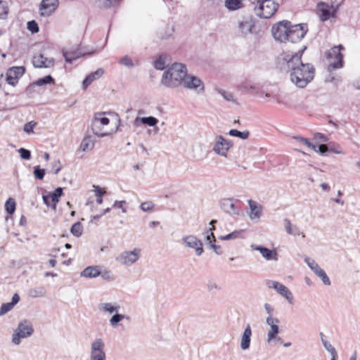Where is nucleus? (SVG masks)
Instances as JSON below:
<instances>
[{
    "mask_svg": "<svg viewBox=\"0 0 360 360\" xmlns=\"http://www.w3.org/2000/svg\"><path fill=\"white\" fill-rule=\"evenodd\" d=\"M304 50L295 53H284L283 60L286 63L290 79L298 88H304L310 83L315 75V69L310 63L301 60Z\"/></svg>",
    "mask_w": 360,
    "mask_h": 360,
    "instance_id": "1",
    "label": "nucleus"
},
{
    "mask_svg": "<svg viewBox=\"0 0 360 360\" xmlns=\"http://www.w3.org/2000/svg\"><path fill=\"white\" fill-rule=\"evenodd\" d=\"M187 70L181 63L172 64L163 74L161 83L169 88H175L181 85L186 76Z\"/></svg>",
    "mask_w": 360,
    "mask_h": 360,
    "instance_id": "2",
    "label": "nucleus"
},
{
    "mask_svg": "<svg viewBox=\"0 0 360 360\" xmlns=\"http://www.w3.org/2000/svg\"><path fill=\"white\" fill-rule=\"evenodd\" d=\"M252 4H255V14L262 18H271L278 8V4L273 0L254 1Z\"/></svg>",
    "mask_w": 360,
    "mask_h": 360,
    "instance_id": "3",
    "label": "nucleus"
},
{
    "mask_svg": "<svg viewBox=\"0 0 360 360\" xmlns=\"http://www.w3.org/2000/svg\"><path fill=\"white\" fill-rule=\"evenodd\" d=\"M141 249L134 248L120 252L115 258L116 262L120 265L129 267L136 264L141 257Z\"/></svg>",
    "mask_w": 360,
    "mask_h": 360,
    "instance_id": "4",
    "label": "nucleus"
},
{
    "mask_svg": "<svg viewBox=\"0 0 360 360\" xmlns=\"http://www.w3.org/2000/svg\"><path fill=\"white\" fill-rule=\"evenodd\" d=\"M34 333L32 324L27 320L20 321L12 335V342L15 345L21 343V339L30 337Z\"/></svg>",
    "mask_w": 360,
    "mask_h": 360,
    "instance_id": "5",
    "label": "nucleus"
},
{
    "mask_svg": "<svg viewBox=\"0 0 360 360\" xmlns=\"http://www.w3.org/2000/svg\"><path fill=\"white\" fill-rule=\"evenodd\" d=\"M89 360H107L105 344L103 338H96L90 344Z\"/></svg>",
    "mask_w": 360,
    "mask_h": 360,
    "instance_id": "6",
    "label": "nucleus"
},
{
    "mask_svg": "<svg viewBox=\"0 0 360 360\" xmlns=\"http://www.w3.org/2000/svg\"><path fill=\"white\" fill-rule=\"evenodd\" d=\"M265 285L268 288L275 290L280 295L283 297L290 304H294L292 292L283 283L274 280H266L265 281Z\"/></svg>",
    "mask_w": 360,
    "mask_h": 360,
    "instance_id": "7",
    "label": "nucleus"
},
{
    "mask_svg": "<svg viewBox=\"0 0 360 360\" xmlns=\"http://www.w3.org/2000/svg\"><path fill=\"white\" fill-rule=\"evenodd\" d=\"M105 112H96L94 114L91 121V129L94 134L99 138L110 135L108 132H101V126H106L109 124L110 120L108 117H103Z\"/></svg>",
    "mask_w": 360,
    "mask_h": 360,
    "instance_id": "8",
    "label": "nucleus"
},
{
    "mask_svg": "<svg viewBox=\"0 0 360 360\" xmlns=\"http://www.w3.org/2000/svg\"><path fill=\"white\" fill-rule=\"evenodd\" d=\"M181 243L187 248L195 250V255L198 257L201 256L204 252L203 244L195 235L184 236L181 238Z\"/></svg>",
    "mask_w": 360,
    "mask_h": 360,
    "instance_id": "9",
    "label": "nucleus"
},
{
    "mask_svg": "<svg viewBox=\"0 0 360 360\" xmlns=\"http://www.w3.org/2000/svg\"><path fill=\"white\" fill-rule=\"evenodd\" d=\"M290 22L288 21H281L272 27V33L274 39L281 42H285L288 38V31Z\"/></svg>",
    "mask_w": 360,
    "mask_h": 360,
    "instance_id": "10",
    "label": "nucleus"
},
{
    "mask_svg": "<svg viewBox=\"0 0 360 360\" xmlns=\"http://www.w3.org/2000/svg\"><path fill=\"white\" fill-rule=\"evenodd\" d=\"M181 85L184 87L193 90L198 94H202L205 91V86L202 81L198 77L187 75L184 79Z\"/></svg>",
    "mask_w": 360,
    "mask_h": 360,
    "instance_id": "11",
    "label": "nucleus"
},
{
    "mask_svg": "<svg viewBox=\"0 0 360 360\" xmlns=\"http://www.w3.org/2000/svg\"><path fill=\"white\" fill-rule=\"evenodd\" d=\"M304 262L309 268L322 281L324 285H330V281L326 273L322 269L318 263L312 258L305 257Z\"/></svg>",
    "mask_w": 360,
    "mask_h": 360,
    "instance_id": "12",
    "label": "nucleus"
},
{
    "mask_svg": "<svg viewBox=\"0 0 360 360\" xmlns=\"http://www.w3.org/2000/svg\"><path fill=\"white\" fill-rule=\"evenodd\" d=\"M255 26V20L252 15L244 16L238 21L239 31L245 37L253 33Z\"/></svg>",
    "mask_w": 360,
    "mask_h": 360,
    "instance_id": "13",
    "label": "nucleus"
},
{
    "mask_svg": "<svg viewBox=\"0 0 360 360\" xmlns=\"http://www.w3.org/2000/svg\"><path fill=\"white\" fill-rule=\"evenodd\" d=\"M337 10L338 7L325 2H319L317 4V11L320 13V19L323 22L326 21L331 17H335Z\"/></svg>",
    "mask_w": 360,
    "mask_h": 360,
    "instance_id": "14",
    "label": "nucleus"
},
{
    "mask_svg": "<svg viewBox=\"0 0 360 360\" xmlns=\"http://www.w3.org/2000/svg\"><path fill=\"white\" fill-rule=\"evenodd\" d=\"M288 39L287 41L296 43L300 41L306 34V27L300 24L291 25L288 31Z\"/></svg>",
    "mask_w": 360,
    "mask_h": 360,
    "instance_id": "15",
    "label": "nucleus"
},
{
    "mask_svg": "<svg viewBox=\"0 0 360 360\" xmlns=\"http://www.w3.org/2000/svg\"><path fill=\"white\" fill-rule=\"evenodd\" d=\"M231 146L232 144L230 141L225 139L221 136H219L217 137L213 150L219 155L226 157L227 152Z\"/></svg>",
    "mask_w": 360,
    "mask_h": 360,
    "instance_id": "16",
    "label": "nucleus"
},
{
    "mask_svg": "<svg viewBox=\"0 0 360 360\" xmlns=\"http://www.w3.org/2000/svg\"><path fill=\"white\" fill-rule=\"evenodd\" d=\"M25 73V68L22 66L12 67L9 68L6 75V79L8 84L15 86L18 79Z\"/></svg>",
    "mask_w": 360,
    "mask_h": 360,
    "instance_id": "17",
    "label": "nucleus"
},
{
    "mask_svg": "<svg viewBox=\"0 0 360 360\" xmlns=\"http://www.w3.org/2000/svg\"><path fill=\"white\" fill-rule=\"evenodd\" d=\"M63 194V188H57L53 193L42 196L43 201L48 207H52L53 210L56 208V204L59 201V198Z\"/></svg>",
    "mask_w": 360,
    "mask_h": 360,
    "instance_id": "18",
    "label": "nucleus"
},
{
    "mask_svg": "<svg viewBox=\"0 0 360 360\" xmlns=\"http://www.w3.org/2000/svg\"><path fill=\"white\" fill-rule=\"evenodd\" d=\"M342 49L343 47L342 45H339L334 46L328 52V58H334L335 61L330 64V66L333 67L334 69L340 68L342 67V55L340 53V50Z\"/></svg>",
    "mask_w": 360,
    "mask_h": 360,
    "instance_id": "19",
    "label": "nucleus"
},
{
    "mask_svg": "<svg viewBox=\"0 0 360 360\" xmlns=\"http://www.w3.org/2000/svg\"><path fill=\"white\" fill-rule=\"evenodd\" d=\"M32 63L35 68H49L54 65V60L53 58H46L42 54H39L33 57Z\"/></svg>",
    "mask_w": 360,
    "mask_h": 360,
    "instance_id": "20",
    "label": "nucleus"
},
{
    "mask_svg": "<svg viewBox=\"0 0 360 360\" xmlns=\"http://www.w3.org/2000/svg\"><path fill=\"white\" fill-rule=\"evenodd\" d=\"M58 6V0H42L40 5V13L44 16L50 15Z\"/></svg>",
    "mask_w": 360,
    "mask_h": 360,
    "instance_id": "21",
    "label": "nucleus"
},
{
    "mask_svg": "<svg viewBox=\"0 0 360 360\" xmlns=\"http://www.w3.org/2000/svg\"><path fill=\"white\" fill-rule=\"evenodd\" d=\"M248 203L250 207L249 218L251 220H258L262 214V206L252 200H248Z\"/></svg>",
    "mask_w": 360,
    "mask_h": 360,
    "instance_id": "22",
    "label": "nucleus"
},
{
    "mask_svg": "<svg viewBox=\"0 0 360 360\" xmlns=\"http://www.w3.org/2000/svg\"><path fill=\"white\" fill-rule=\"evenodd\" d=\"M250 248L254 250L259 251L266 260H277V252L275 250L255 244L251 245Z\"/></svg>",
    "mask_w": 360,
    "mask_h": 360,
    "instance_id": "23",
    "label": "nucleus"
},
{
    "mask_svg": "<svg viewBox=\"0 0 360 360\" xmlns=\"http://www.w3.org/2000/svg\"><path fill=\"white\" fill-rule=\"evenodd\" d=\"M252 334L250 325L248 324L240 337V347L242 350L245 351L250 348Z\"/></svg>",
    "mask_w": 360,
    "mask_h": 360,
    "instance_id": "24",
    "label": "nucleus"
},
{
    "mask_svg": "<svg viewBox=\"0 0 360 360\" xmlns=\"http://www.w3.org/2000/svg\"><path fill=\"white\" fill-rule=\"evenodd\" d=\"M101 274L99 266H89L80 273V276L86 278H94L100 276Z\"/></svg>",
    "mask_w": 360,
    "mask_h": 360,
    "instance_id": "25",
    "label": "nucleus"
},
{
    "mask_svg": "<svg viewBox=\"0 0 360 360\" xmlns=\"http://www.w3.org/2000/svg\"><path fill=\"white\" fill-rule=\"evenodd\" d=\"M63 54L67 63H72V60L85 55L84 53L81 51V50L77 48H71L69 50L63 51Z\"/></svg>",
    "mask_w": 360,
    "mask_h": 360,
    "instance_id": "26",
    "label": "nucleus"
},
{
    "mask_svg": "<svg viewBox=\"0 0 360 360\" xmlns=\"http://www.w3.org/2000/svg\"><path fill=\"white\" fill-rule=\"evenodd\" d=\"M104 70L102 68L96 70L95 72L89 74L83 81V88L86 89L94 80L99 79L103 76Z\"/></svg>",
    "mask_w": 360,
    "mask_h": 360,
    "instance_id": "27",
    "label": "nucleus"
},
{
    "mask_svg": "<svg viewBox=\"0 0 360 360\" xmlns=\"http://www.w3.org/2000/svg\"><path fill=\"white\" fill-rule=\"evenodd\" d=\"M221 207L226 213L230 214H238V211L236 210L232 199H224L221 202Z\"/></svg>",
    "mask_w": 360,
    "mask_h": 360,
    "instance_id": "28",
    "label": "nucleus"
},
{
    "mask_svg": "<svg viewBox=\"0 0 360 360\" xmlns=\"http://www.w3.org/2000/svg\"><path fill=\"white\" fill-rule=\"evenodd\" d=\"M95 139L92 136H85L80 144V149L83 152L91 150L95 146Z\"/></svg>",
    "mask_w": 360,
    "mask_h": 360,
    "instance_id": "29",
    "label": "nucleus"
},
{
    "mask_svg": "<svg viewBox=\"0 0 360 360\" xmlns=\"http://www.w3.org/2000/svg\"><path fill=\"white\" fill-rule=\"evenodd\" d=\"M98 308L102 311L113 314L118 312L120 306L115 303L105 302L101 304Z\"/></svg>",
    "mask_w": 360,
    "mask_h": 360,
    "instance_id": "30",
    "label": "nucleus"
},
{
    "mask_svg": "<svg viewBox=\"0 0 360 360\" xmlns=\"http://www.w3.org/2000/svg\"><path fill=\"white\" fill-rule=\"evenodd\" d=\"M284 227L285 231L290 235L299 236L300 234L299 227L292 224L287 218L284 219Z\"/></svg>",
    "mask_w": 360,
    "mask_h": 360,
    "instance_id": "31",
    "label": "nucleus"
},
{
    "mask_svg": "<svg viewBox=\"0 0 360 360\" xmlns=\"http://www.w3.org/2000/svg\"><path fill=\"white\" fill-rule=\"evenodd\" d=\"M224 6L229 11H236L243 7V0H226Z\"/></svg>",
    "mask_w": 360,
    "mask_h": 360,
    "instance_id": "32",
    "label": "nucleus"
},
{
    "mask_svg": "<svg viewBox=\"0 0 360 360\" xmlns=\"http://www.w3.org/2000/svg\"><path fill=\"white\" fill-rule=\"evenodd\" d=\"M279 333L278 325L271 326L267 332V343L270 344L273 340L276 339L278 334Z\"/></svg>",
    "mask_w": 360,
    "mask_h": 360,
    "instance_id": "33",
    "label": "nucleus"
},
{
    "mask_svg": "<svg viewBox=\"0 0 360 360\" xmlns=\"http://www.w3.org/2000/svg\"><path fill=\"white\" fill-rule=\"evenodd\" d=\"M46 292L45 288L39 286L30 289L29 290V295L33 298L41 297L45 296Z\"/></svg>",
    "mask_w": 360,
    "mask_h": 360,
    "instance_id": "34",
    "label": "nucleus"
},
{
    "mask_svg": "<svg viewBox=\"0 0 360 360\" xmlns=\"http://www.w3.org/2000/svg\"><path fill=\"white\" fill-rule=\"evenodd\" d=\"M243 233V231H242V230L234 231L226 236H221L219 238L221 240H235L236 238H242Z\"/></svg>",
    "mask_w": 360,
    "mask_h": 360,
    "instance_id": "35",
    "label": "nucleus"
},
{
    "mask_svg": "<svg viewBox=\"0 0 360 360\" xmlns=\"http://www.w3.org/2000/svg\"><path fill=\"white\" fill-rule=\"evenodd\" d=\"M321 336H323L322 334ZM321 342L324 348L330 354L331 358H338V354L335 347L323 337H321Z\"/></svg>",
    "mask_w": 360,
    "mask_h": 360,
    "instance_id": "36",
    "label": "nucleus"
},
{
    "mask_svg": "<svg viewBox=\"0 0 360 360\" xmlns=\"http://www.w3.org/2000/svg\"><path fill=\"white\" fill-rule=\"evenodd\" d=\"M8 10L7 2L0 0V19L5 20L7 18Z\"/></svg>",
    "mask_w": 360,
    "mask_h": 360,
    "instance_id": "37",
    "label": "nucleus"
},
{
    "mask_svg": "<svg viewBox=\"0 0 360 360\" xmlns=\"http://www.w3.org/2000/svg\"><path fill=\"white\" fill-rule=\"evenodd\" d=\"M155 205L153 201L148 200L142 202L139 207L141 211L144 212H153L155 209Z\"/></svg>",
    "mask_w": 360,
    "mask_h": 360,
    "instance_id": "38",
    "label": "nucleus"
},
{
    "mask_svg": "<svg viewBox=\"0 0 360 360\" xmlns=\"http://www.w3.org/2000/svg\"><path fill=\"white\" fill-rule=\"evenodd\" d=\"M229 134L231 136H236V137H238L243 140H245L249 136V131H240L237 129H231L229 132Z\"/></svg>",
    "mask_w": 360,
    "mask_h": 360,
    "instance_id": "39",
    "label": "nucleus"
},
{
    "mask_svg": "<svg viewBox=\"0 0 360 360\" xmlns=\"http://www.w3.org/2000/svg\"><path fill=\"white\" fill-rule=\"evenodd\" d=\"M83 228L80 222L75 223L70 229L71 233L76 236L79 237L82 234Z\"/></svg>",
    "mask_w": 360,
    "mask_h": 360,
    "instance_id": "40",
    "label": "nucleus"
},
{
    "mask_svg": "<svg viewBox=\"0 0 360 360\" xmlns=\"http://www.w3.org/2000/svg\"><path fill=\"white\" fill-rule=\"evenodd\" d=\"M125 318V316L123 314H118L116 312L109 320L110 325L115 328L117 326V323L122 321Z\"/></svg>",
    "mask_w": 360,
    "mask_h": 360,
    "instance_id": "41",
    "label": "nucleus"
},
{
    "mask_svg": "<svg viewBox=\"0 0 360 360\" xmlns=\"http://www.w3.org/2000/svg\"><path fill=\"white\" fill-rule=\"evenodd\" d=\"M140 120L142 124H147L150 127L155 126L158 122V120L152 116L141 117L140 118Z\"/></svg>",
    "mask_w": 360,
    "mask_h": 360,
    "instance_id": "42",
    "label": "nucleus"
},
{
    "mask_svg": "<svg viewBox=\"0 0 360 360\" xmlns=\"http://www.w3.org/2000/svg\"><path fill=\"white\" fill-rule=\"evenodd\" d=\"M15 202L13 198H8L5 203V209L8 214H13L15 210Z\"/></svg>",
    "mask_w": 360,
    "mask_h": 360,
    "instance_id": "43",
    "label": "nucleus"
},
{
    "mask_svg": "<svg viewBox=\"0 0 360 360\" xmlns=\"http://www.w3.org/2000/svg\"><path fill=\"white\" fill-rule=\"evenodd\" d=\"M294 139L299 143L307 146L309 148H311V150L316 151V146L312 144L309 139L300 136H297L295 137Z\"/></svg>",
    "mask_w": 360,
    "mask_h": 360,
    "instance_id": "44",
    "label": "nucleus"
},
{
    "mask_svg": "<svg viewBox=\"0 0 360 360\" xmlns=\"http://www.w3.org/2000/svg\"><path fill=\"white\" fill-rule=\"evenodd\" d=\"M120 0H96V4L100 8H109Z\"/></svg>",
    "mask_w": 360,
    "mask_h": 360,
    "instance_id": "45",
    "label": "nucleus"
},
{
    "mask_svg": "<svg viewBox=\"0 0 360 360\" xmlns=\"http://www.w3.org/2000/svg\"><path fill=\"white\" fill-rule=\"evenodd\" d=\"M119 63L129 68H132L135 65L132 60L128 56L122 57L119 60Z\"/></svg>",
    "mask_w": 360,
    "mask_h": 360,
    "instance_id": "46",
    "label": "nucleus"
},
{
    "mask_svg": "<svg viewBox=\"0 0 360 360\" xmlns=\"http://www.w3.org/2000/svg\"><path fill=\"white\" fill-rule=\"evenodd\" d=\"M52 82H53V77L51 75H47L39 79L37 81L34 82V84L39 86H41L46 84H51Z\"/></svg>",
    "mask_w": 360,
    "mask_h": 360,
    "instance_id": "47",
    "label": "nucleus"
},
{
    "mask_svg": "<svg viewBox=\"0 0 360 360\" xmlns=\"http://www.w3.org/2000/svg\"><path fill=\"white\" fill-rule=\"evenodd\" d=\"M154 67L157 70H162L165 68V58L162 56L157 58L154 62Z\"/></svg>",
    "mask_w": 360,
    "mask_h": 360,
    "instance_id": "48",
    "label": "nucleus"
},
{
    "mask_svg": "<svg viewBox=\"0 0 360 360\" xmlns=\"http://www.w3.org/2000/svg\"><path fill=\"white\" fill-rule=\"evenodd\" d=\"M45 169H41L39 166H36L34 169V176L37 179L42 180L45 175Z\"/></svg>",
    "mask_w": 360,
    "mask_h": 360,
    "instance_id": "49",
    "label": "nucleus"
},
{
    "mask_svg": "<svg viewBox=\"0 0 360 360\" xmlns=\"http://www.w3.org/2000/svg\"><path fill=\"white\" fill-rule=\"evenodd\" d=\"M127 202L125 200H115L112 207L121 209L123 213H127Z\"/></svg>",
    "mask_w": 360,
    "mask_h": 360,
    "instance_id": "50",
    "label": "nucleus"
},
{
    "mask_svg": "<svg viewBox=\"0 0 360 360\" xmlns=\"http://www.w3.org/2000/svg\"><path fill=\"white\" fill-rule=\"evenodd\" d=\"M13 307L11 302L3 304L0 308V316H3L10 311Z\"/></svg>",
    "mask_w": 360,
    "mask_h": 360,
    "instance_id": "51",
    "label": "nucleus"
},
{
    "mask_svg": "<svg viewBox=\"0 0 360 360\" xmlns=\"http://www.w3.org/2000/svg\"><path fill=\"white\" fill-rule=\"evenodd\" d=\"M207 289L208 291L212 292L214 290H220L221 288L217 282L210 281L207 284Z\"/></svg>",
    "mask_w": 360,
    "mask_h": 360,
    "instance_id": "52",
    "label": "nucleus"
},
{
    "mask_svg": "<svg viewBox=\"0 0 360 360\" xmlns=\"http://www.w3.org/2000/svg\"><path fill=\"white\" fill-rule=\"evenodd\" d=\"M51 169L53 174H58L62 169L60 161L59 160H54L51 164Z\"/></svg>",
    "mask_w": 360,
    "mask_h": 360,
    "instance_id": "53",
    "label": "nucleus"
},
{
    "mask_svg": "<svg viewBox=\"0 0 360 360\" xmlns=\"http://www.w3.org/2000/svg\"><path fill=\"white\" fill-rule=\"evenodd\" d=\"M18 151L22 159L28 160L31 158V153L29 150L20 148Z\"/></svg>",
    "mask_w": 360,
    "mask_h": 360,
    "instance_id": "54",
    "label": "nucleus"
},
{
    "mask_svg": "<svg viewBox=\"0 0 360 360\" xmlns=\"http://www.w3.org/2000/svg\"><path fill=\"white\" fill-rule=\"evenodd\" d=\"M27 29L32 32V33H37L39 31V27L37 23L34 21H29L27 22Z\"/></svg>",
    "mask_w": 360,
    "mask_h": 360,
    "instance_id": "55",
    "label": "nucleus"
},
{
    "mask_svg": "<svg viewBox=\"0 0 360 360\" xmlns=\"http://www.w3.org/2000/svg\"><path fill=\"white\" fill-rule=\"evenodd\" d=\"M266 323L271 328V326L278 325L280 321L277 318H274L272 316H268L266 319Z\"/></svg>",
    "mask_w": 360,
    "mask_h": 360,
    "instance_id": "56",
    "label": "nucleus"
},
{
    "mask_svg": "<svg viewBox=\"0 0 360 360\" xmlns=\"http://www.w3.org/2000/svg\"><path fill=\"white\" fill-rule=\"evenodd\" d=\"M93 188L96 197H102L106 193L105 189L99 186L94 185Z\"/></svg>",
    "mask_w": 360,
    "mask_h": 360,
    "instance_id": "57",
    "label": "nucleus"
},
{
    "mask_svg": "<svg viewBox=\"0 0 360 360\" xmlns=\"http://www.w3.org/2000/svg\"><path fill=\"white\" fill-rule=\"evenodd\" d=\"M36 125V122H29L27 123H26L24 126V131L26 132V133H30V132H32L33 131V129L34 127V126Z\"/></svg>",
    "mask_w": 360,
    "mask_h": 360,
    "instance_id": "58",
    "label": "nucleus"
},
{
    "mask_svg": "<svg viewBox=\"0 0 360 360\" xmlns=\"http://www.w3.org/2000/svg\"><path fill=\"white\" fill-rule=\"evenodd\" d=\"M328 150V147L326 145L321 144L318 146V149L316 148V152L320 153L321 155H323Z\"/></svg>",
    "mask_w": 360,
    "mask_h": 360,
    "instance_id": "59",
    "label": "nucleus"
},
{
    "mask_svg": "<svg viewBox=\"0 0 360 360\" xmlns=\"http://www.w3.org/2000/svg\"><path fill=\"white\" fill-rule=\"evenodd\" d=\"M206 241L207 242L210 246L211 245L212 243H215V236L213 233H207V235L206 236Z\"/></svg>",
    "mask_w": 360,
    "mask_h": 360,
    "instance_id": "60",
    "label": "nucleus"
},
{
    "mask_svg": "<svg viewBox=\"0 0 360 360\" xmlns=\"http://www.w3.org/2000/svg\"><path fill=\"white\" fill-rule=\"evenodd\" d=\"M264 308L266 314H268V316H272L274 309L270 304L265 303L264 304Z\"/></svg>",
    "mask_w": 360,
    "mask_h": 360,
    "instance_id": "61",
    "label": "nucleus"
},
{
    "mask_svg": "<svg viewBox=\"0 0 360 360\" xmlns=\"http://www.w3.org/2000/svg\"><path fill=\"white\" fill-rule=\"evenodd\" d=\"M101 276H102L103 278H104L105 280L112 281L114 279L112 274L110 273V271H105L101 273Z\"/></svg>",
    "mask_w": 360,
    "mask_h": 360,
    "instance_id": "62",
    "label": "nucleus"
},
{
    "mask_svg": "<svg viewBox=\"0 0 360 360\" xmlns=\"http://www.w3.org/2000/svg\"><path fill=\"white\" fill-rule=\"evenodd\" d=\"M210 248L217 255H221L222 253L221 248L219 245H217L215 243H212Z\"/></svg>",
    "mask_w": 360,
    "mask_h": 360,
    "instance_id": "63",
    "label": "nucleus"
},
{
    "mask_svg": "<svg viewBox=\"0 0 360 360\" xmlns=\"http://www.w3.org/2000/svg\"><path fill=\"white\" fill-rule=\"evenodd\" d=\"M241 88L245 90H250L254 89L255 86L250 82H246L241 84Z\"/></svg>",
    "mask_w": 360,
    "mask_h": 360,
    "instance_id": "64",
    "label": "nucleus"
}]
</instances>
